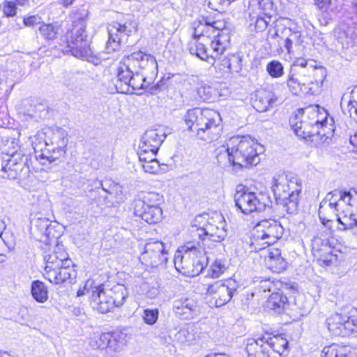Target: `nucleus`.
Masks as SVG:
<instances>
[{"label":"nucleus","mask_w":357,"mask_h":357,"mask_svg":"<svg viewBox=\"0 0 357 357\" xmlns=\"http://www.w3.org/2000/svg\"><path fill=\"white\" fill-rule=\"evenodd\" d=\"M328 113L318 105L299 109L289 119V123L295 134L303 139H310L315 146L329 138L327 128Z\"/></svg>","instance_id":"1"},{"label":"nucleus","mask_w":357,"mask_h":357,"mask_svg":"<svg viewBox=\"0 0 357 357\" xmlns=\"http://www.w3.org/2000/svg\"><path fill=\"white\" fill-rule=\"evenodd\" d=\"M183 120L189 130L195 133L198 139L207 142L218 139L222 131L221 116L213 109H189Z\"/></svg>","instance_id":"2"},{"label":"nucleus","mask_w":357,"mask_h":357,"mask_svg":"<svg viewBox=\"0 0 357 357\" xmlns=\"http://www.w3.org/2000/svg\"><path fill=\"white\" fill-rule=\"evenodd\" d=\"M205 248H202L199 241L188 242L176 251L174 256L176 269L187 277L199 275L207 265V257Z\"/></svg>","instance_id":"3"},{"label":"nucleus","mask_w":357,"mask_h":357,"mask_svg":"<svg viewBox=\"0 0 357 357\" xmlns=\"http://www.w3.org/2000/svg\"><path fill=\"white\" fill-rule=\"evenodd\" d=\"M86 20L75 14L73 16L70 27L60 39L59 46L63 52L73 56L88 59L92 55L89 42L86 35Z\"/></svg>","instance_id":"4"},{"label":"nucleus","mask_w":357,"mask_h":357,"mask_svg":"<svg viewBox=\"0 0 357 357\" xmlns=\"http://www.w3.org/2000/svg\"><path fill=\"white\" fill-rule=\"evenodd\" d=\"M301 189V181L297 176L281 174L273 178L271 190L276 202L289 213L296 211Z\"/></svg>","instance_id":"5"},{"label":"nucleus","mask_w":357,"mask_h":357,"mask_svg":"<svg viewBox=\"0 0 357 357\" xmlns=\"http://www.w3.org/2000/svg\"><path fill=\"white\" fill-rule=\"evenodd\" d=\"M229 149L234 153L237 169L257 165L263 147L250 136H233L229 139Z\"/></svg>","instance_id":"6"},{"label":"nucleus","mask_w":357,"mask_h":357,"mask_svg":"<svg viewBox=\"0 0 357 357\" xmlns=\"http://www.w3.org/2000/svg\"><path fill=\"white\" fill-rule=\"evenodd\" d=\"M339 205L333 197V194L328 192L326 197L321 202L319 208V216L321 223L330 229L331 222L335 219L341 227L338 229L345 231L357 226V219L349 210H341Z\"/></svg>","instance_id":"7"},{"label":"nucleus","mask_w":357,"mask_h":357,"mask_svg":"<svg viewBox=\"0 0 357 357\" xmlns=\"http://www.w3.org/2000/svg\"><path fill=\"white\" fill-rule=\"evenodd\" d=\"M12 149L4 150L10 158L6 160V163L1 165V177L8 179H15L18 177L26 178L30 172L29 155L19 152L17 143L11 141Z\"/></svg>","instance_id":"8"},{"label":"nucleus","mask_w":357,"mask_h":357,"mask_svg":"<svg viewBox=\"0 0 357 357\" xmlns=\"http://www.w3.org/2000/svg\"><path fill=\"white\" fill-rule=\"evenodd\" d=\"M236 206L245 214L264 211L271 204L269 196L262 192H252L244 185H239L234 195Z\"/></svg>","instance_id":"9"},{"label":"nucleus","mask_w":357,"mask_h":357,"mask_svg":"<svg viewBox=\"0 0 357 357\" xmlns=\"http://www.w3.org/2000/svg\"><path fill=\"white\" fill-rule=\"evenodd\" d=\"M281 224L273 219H265L259 222L254 227L251 247L255 251L265 249L275 243L283 234Z\"/></svg>","instance_id":"10"},{"label":"nucleus","mask_w":357,"mask_h":357,"mask_svg":"<svg viewBox=\"0 0 357 357\" xmlns=\"http://www.w3.org/2000/svg\"><path fill=\"white\" fill-rule=\"evenodd\" d=\"M59 228L58 222H52L40 213L31 214V235L35 240L43 243L45 246L56 242V238L61 236Z\"/></svg>","instance_id":"11"},{"label":"nucleus","mask_w":357,"mask_h":357,"mask_svg":"<svg viewBox=\"0 0 357 357\" xmlns=\"http://www.w3.org/2000/svg\"><path fill=\"white\" fill-rule=\"evenodd\" d=\"M326 323L329 332L335 336L345 337L357 333V315L351 312L332 314Z\"/></svg>","instance_id":"12"},{"label":"nucleus","mask_w":357,"mask_h":357,"mask_svg":"<svg viewBox=\"0 0 357 357\" xmlns=\"http://www.w3.org/2000/svg\"><path fill=\"white\" fill-rule=\"evenodd\" d=\"M205 219L204 215H199L195 219L194 224L192 225L191 232L197 236L202 248H205L206 243L208 241L220 242L227 236V230L224 222H221V229H218L217 225L208 222L206 225L204 224L201 226L202 220Z\"/></svg>","instance_id":"13"},{"label":"nucleus","mask_w":357,"mask_h":357,"mask_svg":"<svg viewBox=\"0 0 357 357\" xmlns=\"http://www.w3.org/2000/svg\"><path fill=\"white\" fill-rule=\"evenodd\" d=\"M214 22H209L203 18L199 24L195 29V36H198L199 39L195 43L192 44L189 48V52L192 55H196L202 60L211 63L210 50L208 47V42L210 38L205 36L209 29H214Z\"/></svg>","instance_id":"14"},{"label":"nucleus","mask_w":357,"mask_h":357,"mask_svg":"<svg viewBox=\"0 0 357 357\" xmlns=\"http://www.w3.org/2000/svg\"><path fill=\"white\" fill-rule=\"evenodd\" d=\"M238 284L232 279L218 281L208 286L206 294L211 296L218 307L227 304L237 292Z\"/></svg>","instance_id":"15"},{"label":"nucleus","mask_w":357,"mask_h":357,"mask_svg":"<svg viewBox=\"0 0 357 357\" xmlns=\"http://www.w3.org/2000/svg\"><path fill=\"white\" fill-rule=\"evenodd\" d=\"M317 68L315 66H310L307 68H291L287 80L289 91L294 95L301 93Z\"/></svg>","instance_id":"16"},{"label":"nucleus","mask_w":357,"mask_h":357,"mask_svg":"<svg viewBox=\"0 0 357 357\" xmlns=\"http://www.w3.org/2000/svg\"><path fill=\"white\" fill-rule=\"evenodd\" d=\"M167 254L162 242L159 241L149 242L146 243L139 260L147 266L158 267L167 261Z\"/></svg>","instance_id":"17"},{"label":"nucleus","mask_w":357,"mask_h":357,"mask_svg":"<svg viewBox=\"0 0 357 357\" xmlns=\"http://www.w3.org/2000/svg\"><path fill=\"white\" fill-rule=\"evenodd\" d=\"M136 31L137 23L135 22H130L123 25L119 23L110 25L108 29L109 39L106 46L107 52L110 53L119 49L123 38L131 35Z\"/></svg>","instance_id":"18"},{"label":"nucleus","mask_w":357,"mask_h":357,"mask_svg":"<svg viewBox=\"0 0 357 357\" xmlns=\"http://www.w3.org/2000/svg\"><path fill=\"white\" fill-rule=\"evenodd\" d=\"M43 249L44 250L43 259L46 264L45 272L56 266H62L67 260H71L63 245L59 243L58 238H56V242L52 243L48 246L44 245Z\"/></svg>","instance_id":"19"},{"label":"nucleus","mask_w":357,"mask_h":357,"mask_svg":"<svg viewBox=\"0 0 357 357\" xmlns=\"http://www.w3.org/2000/svg\"><path fill=\"white\" fill-rule=\"evenodd\" d=\"M166 137L167 134L162 129L146 130L141 138L137 153H152L157 154Z\"/></svg>","instance_id":"20"},{"label":"nucleus","mask_w":357,"mask_h":357,"mask_svg":"<svg viewBox=\"0 0 357 357\" xmlns=\"http://www.w3.org/2000/svg\"><path fill=\"white\" fill-rule=\"evenodd\" d=\"M112 293L109 289H105L103 284L96 285L92 289L91 296L93 308L102 314H106L114 309L112 303Z\"/></svg>","instance_id":"21"},{"label":"nucleus","mask_w":357,"mask_h":357,"mask_svg":"<svg viewBox=\"0 0 357 357\" xmlns=\"http://www.w3.org/2000/svg\"><path fill=\"white\" fill-rule=\"evenodd\" d=\"M135 73H136V70L134 68L133 61L130 59L129 55L124 56L117 69L118 84H116V87L118 92L128 93V84Z\"/></svg>","instance_id":"22"},{"label":"nucleus","mask_w":357,"mask_h":357,"mask_svg":"<svg viewBox=\"0 0 357 357\" xmlns=\"http://www.w3.org/2000/svg\"><path fill=\"white\" fill-rule=\"evenodd\" d=\"M137 71L155 76L158 73L157 61L153 55L138 51L129 54Z\"/></svg>","instance_id":"23"},{"label":"nucleus","mask_w":357,"mask_h":357,"mask_svg":"<svg viewBox=\"0 0 357 357\" xmlns=\"http://www.w3.org/2000/svg\"><path fill=\"white\" fill-rule=\"evenodd\" d=\"M75 271L73 268L72 260H67L62 266H56L54 268L48 270L44 273L45 278L51 283L55 284H63L69 280L72 282L75 277Z\"/></svg>","instance_id":"24"},{"label":"nucleus","mask_w":357,"mask_h":357,"mask_svg":"<svg viewBox=\"0 0 357 357\" xmlns=\"http://www.w3.org/2000/svg\"><path fill=\"white\" fill-rule=\"evenodd\" d=\"M280 39L284 42V47L289 54L293 53L294 46H300L303 42L301 31L291 20H289L287 26L280 31Z\"/></svg>","instance_id":"25"},{"label":"nucleus","mask_w":357,"mask_h":357,"mask_svg":"<svg viewBox=\"0 0 357 357\" xmlns=\"http://www.w3.org/2000/svg\"><path fill=\"white\" fill-rule=\"evenodd\" d=\"M174 310L180 318L189 319L197 314L199 308L195 299L182 296L174 301Z\"/></svg>","instance_id":"26"},{"label":"nucleus","mask_w":357,"mask_h":357,"mask_svg":"<svg viewBox=\"0 0 357 357\" xmlns=\"http://www.w3.org/2000/svg\"><path fill=\"white\" fill-rule=\"evenodd\" d=\"M278 100V97L274 92L260 89L256 91L252 101L253 107L259 112H264L272 108Z\"/></svg>","instance_id":"27"},{"label":"nucleus","mask_w":357,"mask_h":357,"mask_svg":"<svg viewBox=\"0 0 357 357\" xmlns=\"http://www.w3.org/2000/svg\"><path fill=\"white\" fill-rule=\"evenodd\" d=\"M119 336V334L104 333L93 337L91 340L90 344L94 349H109L111 351H116L119 349V344L117 342Z\"/></svg>","instance_id":"28"},{"label":"nucleus","mask_w":357,"mask_h":357,"mask_svg":"<svg viewBox=\"0 0 357 357\" xmlns=\"http://www.w3.org/2000/svg\"><path fill=\"white\" fill-rule=\"evenodd\" d=\"M229 36L222 31H218L213 40H209L208 45H210V56L212 61L220 59V56L226 50L229 43Z\"/></svg>","instance_id":"29"},{"label":"nucleus","mask_w":357,"mask_h":357,"mask_svg":"<svg viewBox=\"0 0 357 357\" xmlns=\"http://www.w3.org/2000/svg\"><path fill=\"white\" fill-rule=\"evenodd\" d=\"M263 337L266 340V344H268L273 357H280L287 352L289 342L282 335H266Z\"/></svg>","instance_id":"30"},{"label":"nucleus","mask_w":357,"mask_h":357,"mask_svg":"<svg viewBox=\"0 0 357 357\" xmlns=\"http://www.w3.org/2000/svg\"><path fill=\"white\" fill-rule=\"evenodd\" d=\"M326 77V70L322 66H319L313 73L302 93L310 95H317L321 92L323 83Z\"/></svg>","instance_id":"31"},{"label":"nucleus","mask_w":357,"mask_h":357,"mask_svg":"<svg viewBox=\"0 0 357 357\" xmlns=\"http://www.w3.org/2000/svg\"><path fill=\"white\" fill-rule=\"evenodd\" d=\"M335 201L340 205L341 210H347L348 208L351 211L352 215L357 219V202L353 199L351 193L349 191H342L335 190L331 192Z\"/></svg>","instance_id":"32"},{"label":"nucleus","mask_w":357,"mask_h":357,"mask_svg":"<svg viewBox=\"0 0 357 357\" xmlns=\"http://www.w3.org/2000/svg\"><path fill=\"white\" fill-rule=\"evenodd\" d=\"M66 137L67 132L61 128H56L46 132V141L53 142L54 144H57L56 145L59 147V151H56L55 155L59 156L65 155L66 146L68 143Z\"/></svg>","instance_id":"33"},{"label":"nucleus","mask_w":357,"mask_h":357,"mask_svg":"<svg viewBox=\"0 0 357 357\" xmlns=\"http://www.w3.org/2000/svg\"><path fill=\"white\" fill-rule=\"evenodd\" d=\"M265 262L266 266L275 273H281L287 268V261L282 257L281 251L278 249L272 248L268 250V254L266 257Z\"/></svg>","instance_id":"34"},{"label":"nucleus","mask_w":357,"mask_h":357,"mask_svg":"<svg viewBox=\"0 0 357 357\" xmlns=\"http://www.w3.org/2000/svg\"><path fill=\"white\" fill-rule=\"evenodd\" d=\"M134 210L136 216L140 217L149 224H156L162 218V210L161 208L134 206Z\"/></svg>","instance_id":"35"},{"label":"nucleus","mask_w":357,"mask_h":357,"mask_svg":"<svg viewBox=\"0 0 357 357\" xmlns=\"http://www.w3.org/2000/svg\"><path fill=\"white\" fill-rule=\"evenodd\" d=\"M215 158L222 167H234L237 169L234 153L229 149V140L225 145L220 146L215 150Z\"/></svg>","instance_id":"36"},{"label":"nucleus","mask_w":357,"mask_h":357,"mask_svg":"<svg viewBox=\"0 0 357 357\" xmlns=\"http://www.w3.org/2000/svg\"><path fill=\"white\" fill-rule=\"evenodd\" d=\"M250 12L273 17L276 13V6L273 0H253L250 6Z\"/></svg>","instance_id":"37"},{"label":"nucleus","mask_w":357,"mask_h":357,"mask_svg":"<svg viewBox=\"0 0 357 357\" xmlns=\"http://www.w3.org/2000/svg\"><path fill=\"white\" fill-rule=\"evenodd\" d=\"M114 188L106 195H100L98 198V202L105 204L106 206H115L125 200V197L123 194L122 187L117 184L114 185Z\"/></svg>","instance_id":"38"},{"label":"nucleus","mask_w":357,"mask_h":357,"mask_svg":"<svg viewBox=\"0 0 357 357\" xmlns=\"http://www.w3.org/2000/svg\"><path fill=\"white\" fill-rule=\"evenodd\" d=\"M164 202V197L162 195L155 192H148L143 195L141 199L135 201V206H145L150 208H161Z\"/></svg>","instance_id":"39"},{"label":"nucleus","mask_w":357,"mask_h":357,"mask_svg":"<svg viewBox=\"0 0 357 357\" xmlns=\"http://www.w3.org/2000/svg\"><path fill=\"white\" fill-rule=\"evenodd\" d=\"M287 304V297L280 291L272 293L266 301V307L278 313L282 312Z\"/></svg>","instance_id":"40"},{"label":"nucleus","mask_w":357,"mask_h":357,"mask_svg":"<svg viewBox=\"0 0 357 357\" xmlns=\"http://www.w3.org/2000/svg\"><path fill=\"white\" fill-rule=\"evenodd\" d=\"M330 234V231H323L314 236L312 240V247L314 253L321 252L328 253L331 252V245L328 241Z\"/></svg>","instance_id":"41"},{"label":"nucleus","mask_w":357,"mask_h":357,"mask_svg":"<svg viewBox=\"0 0 357 357\" xmlns=\"http://www.w3.org/2000/svg\"><path fill=\"white\" fill-rule=\"evenodd\" d=\"M155 153H138L139 159L142 162V167L145 172L156 174L160 170V163L155 158Z\"/></svg>","instance_id":"42"},{"label":"nucleus","mask_w":357,"mask_h":357,"mask_svg":"<svg viewBox=\"0 0 357 357\" xmlns=\"http://www.w3.org/2000/svg\"><path fill=\"white\" fill-rule=\"evenodd\" d=\"M31 294L38 303H43L48 299L47 287L40 280H34L31 283Z\"/></svg>","instance_id":"43"},{"label":"nucleus","mask_w":357,"mask_h":357,"mask_svg":"<svg viewBox=\"0 0 357 357\" xmlns=\"http://www.w3.org/2000/svg\"><path fill=\"white\" fill-rule=\"evenodd\" d=\"M250 25L254 24L257 31H263L267 26L275 20L273 17H268L262 15L257 14L255 12L250 13Z\"/></svg>","instance_id":"44"},{"label":"nucleus","mask_w":357,"mask_h":357,"mask_svg":"<svg viewBox=\"0 0 357 357\" xmlns=\"http://www.w3.org/2000/svg\"><path fill=\"white\" fill-rule=\"evenodd\" d=\"M109 290L112 292L111 296L113 307L121 306L128 297L126 288L123 285L117 284Z\"/></svg>","instance_id":"45"},{"label":"nucleus","mask_w":357,"mask_h":357,"mask_svg":"<svg viewBox=\"0 0 357 357\" xmlns=\"http://www.w3.org/2000/svg\"><path fill=\"white\" fill-rule=\"evenodd\" d=\"M321 357H351L347 354V348L337 344L324 347Z\"/></svg>","instance_id":"46"},{"label":"nucleus","mask_w":357,"mask_h":357,"mask_svg":"<svg viewBox=\"0 0 357 357\" xmlns=\"http://www.w3.org/2000/svg\"><path fill=\"white\" fill-rule=\"evenodd\" d=\"M56 144H54L53 142L46 141L45 149L43 150V153L37 155V157H40L41 159H46L50 162H55L63 158L64 156L55 155L56 151H59V147Z\"/></svg>","instance_id":"47"},{"label":"nucleus","mask_w":357,"mask_h":357,"mask_svg":"<svg viewBox=\"0 0 357 357\" xmlns=\"http://www.w3.org/2000/svg\"><path fill=\"white\" fill-rule=\"evenodd\" d=\"M145 75H146L144 73L136 70V73L133 75L130 82L128 84V93H130V88H131L132 90H136L148 87L149 82L146 83V77Z\"/></svg>","instance_id":"48"},{"label":"nucleus","mask_w":357,"mask_h":357,"mask_svg":"<svg viewBox=\"0 0 357 357\" xmlns=\"http://www.w3.org/2000/svg\"><path fill=\"white\" fill-rule=\"evenodd\" d=\"M197 94L203 101H213L217 96V91L211 86L203 84L197 89Z\"/></svg>","instance_id":"49"},{"label":"nucleus","mask_w":357,"mask_h":357,"mask_svg":"<svg viewBox=\"0 0 357 357\" xmlns=\"http://www.w3.org/2000/svg\"><path fill=\"white\" fill-rule=\"evenodd\" d=\"M33 149L36 153V158L37 155L42 154L46 145V132H38L33 138L31 141Z\"/></svg>","instance_id":"50"},{"label":"nucleus","mask_w":357,"mask_h":357,"mask_svg":"<svg viewBox=\"0 0 357 357\" xmlns=\"http://www.w3.org/2000/svg\"><path fill=\"white\" fill-rule=\"evenodd\" d=\"M59 27L52 24H43L39 27V32L46 40H53L58 34Z\"/></svg>","instance_id":"51"},{"label":"nucleus","mask_w":357,"mask_h":357,"mask_svg":"<svg viewBox=\"0 0 357 357\" xmlns=\"http://www.w3.org/2000/svg\"><path fill=\"white\" fill-rule=\"evenodd\" d=\"M266 70L273 78H278L284 75V67L282 64L276 60L271 61L267 64Z\"/></svg>","instance_id":"52"},{"label":"nucleus","mask_w":357,"mask_h":357,"mask_svg":"<svg viewBox=\"0 0 357 357\" xmlns=\"http://www.w3.org/2000/svg\"><path fill=\"white\" fill-rule=\"evenodd\" d=\"M194 338V335L189 331L188 328H182L175 335V340L182 344L190 343Z\"/></svg>","instance_id":"53"},{"label":"nucleus","mask_w":357,"mask_h":357,"mask_svg":"<svg viewBox=\"0 0 357 357\" xmlns=\"http://www.w3.org/2000/svg\"><path fill=\"white\" fill-rule=\"evenodd\" d=\"M227 268L226 261L221 259H215L211 265V269L212 271L213 278H218L222 274Z\"/></svg>","instance_id":"54"},{"label":"nucleus","mask_w":357,"mask_h":357,"mask_svg":"<svg viewBox=\"0 0 357 357\" xmlns=\"http://www.w3.org/2000/svg\"><path fill=\"white\" fill-rule=\"evenodd\" d=\"M158 319V309H146L144 310L143 319L146 324L153 325Z\"/></svg>","instance_id":"55"},{"label":"nucleus","mask_w":357,"mask_h":357,"mask_svg":"<svg viewBox=\"0 0 357 357\" xmlns=\"http://www.w3.org/2000/svg\"><path fill=\"white\" fill-rule=\"evenodd\" d=\"M229 73H238L242 69V59L238 54L230 55Z\"/></svg>","instance_id":"56"},{"label":"nucleus","mask_w":357,"mask_h":357,"mask_svg":"<svg viewBox=\"0 0 357 357\" xmlns=\"http://www.w3.org/2000/svg\"><path fill=\"white\" fill-rule=\"evenodd\" d=\"M17 4L13 1H5L3 3L2 11L6 17H13L16 15Z\"/></svg>","instance_id":"57"},{"label":"nucleus","mask_w":357,"mask_h":357,"mask_svg":"<svg viewBox=\"0 0 357 357\" xmlns=\"http://www.w3.org/2000/svg\"><path fill=\"white\" fill-rule=\"evenodd\" d=\"M96 285H94V282L91 280H88L84 287L82 289H79L77 292V296H81L86 294H92V289L94 288Z\"/></svg>","instance_id":"58"},{"label":"nucleus","mask_w":357,"mask_h":357,"mask_svg":"<svg viewBox=\"0 0 357 357\" xmlns=\"http://www.w3.org/2000/svg\"><path fill=\"white\" fill-rule=\"evenodd\" d=\"M118 183H114L111 180H106L100 183L102 187V194L99 192V195H106L112 191V189L114 188V185H116Z\"/></svg>","instance_id":"59"},{"label":"nucleus","mask_w":357,"mask_h":357,"mask_svg":"<svg viewBox=\"0 0 357 357\" xmlns=\"http://www.w3.org/2000/svg\"><path fill=\"white\" fill-rule=\"evenodd\" d=\"M40 18L36 15H32L27 17H24L23 22L26 26H33L36 24H40Z\"/></svg>","instance_id":"60"},{"label":"nucleus","mask_w":357,"mask_h":357,"mask_svg":"<svg viewBox=\"0 0 357 357\" xmlns=\"http://www.w3.org/2000/svg\"><path fill=\"white\" fill-rule=\"evenodd\" d=\"M313 66L312 64H309V63L307 62V61H306L305 59H303V58H297L291 68H307L309 66Z\"/></svg>","instance_id":"61"},{"label":"nucleus","mask_w":357,"mask_h":357,"mask_svg":"<svg viewBox=\"0 0 357 357\" xmlns=\"http://www.w3.org/2000/svg\"><path fill=\"white\" fill-rule=\"evenodd\" d=\"M317 7L323 10L326 11L331 3V0H314Z\"/></svg>","instance_id":"62"},{"label":"nucleus","mask_w":357,"mask_h":357,"mask_svg":"<svg viewBox=\"0 0 357 357\" xmlns=\"http://www.w3.org/2000/svg\"><path fill=\"white\" fill-rule=\"evenodd\" d=\"M220 66L222 68H220L225 73H229V67L231 66L230 63V55L229 56H225L222 59H220Z\"/></svg>","instance_id":"63"},{"label":"nucleus","mask_w":357,"mask_h":357,"mask_svg":"<svg viewBox=\"0 0 357 357\" xmlns=\"http://www.w3.org/2000/svg\"><path fill=\"white\" fill-rule=\"evenodd\" d=\"M347 110L349 116L357 123V106H353L351 104H347Z\"/></svg>","instance_id":"64"}]
</instances>
